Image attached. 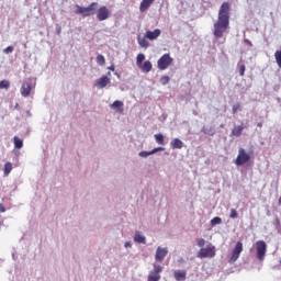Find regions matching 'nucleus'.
<instances>
[{
    "mask_svg": "<svg viewBox=\"0 0 281 281\" xmlns=\"http://www.w3.org/2000/svg\"><path fill=\"white\" fill-rule=\"evenodd\" d=\"M257 126H258L259 128H262V122L257 123Z\"/></svg>",
    "mask_w": 281,
    "mask_h": 281,
    "instance_id": "nucleus-41",
    "label": "nucleus"
},
{
    "mask_svg": "<svg viewBox=\"0 0 281 281\" xmlns=\"http://www.w3.org/2000/svg\"><path fill=\"white\" fill-rule=\"evenodd\" d=\"M160 82H161V85H168V82H170V77H168V76L161 77Z\"/></svg>",
    "mask_w": 281,
    "mask_h": 281,
    "instance_id": "nucleus-29",
    "label": "nucleus"
},
{
    "mask_svg": "<svg viewBox=\"0 0 281 281\" xmlns=\"http://www.w3.org/2000/svg\"><path fill=\"white\" fill-rule=\"evenodd\" d=\"M0 89H10V81L8 80L0 81Z\"/></svg>",
    "mask_w": 281,
    "mask_h": 281,
    "instance_id": "nucleus-27",
    "label": "nucleus"
},
{
    "mask_svg": "<svg viewBox=\"0 0 281 281\" xmlns=\"http://www.w3.org/2000/svg\"><path fill=\"white\" fill-rule=\"evenodd\" d=\"M161 271H164V267H161L160 265L154 263V269L149 272L147 277V281H160Z\"/></svg>",
    "mask_w": 281,
    "mask_h": 281,
    "instance_id": "nucleus-6",
    "label": "nucleus"
},
{
    "mask_svg": "<svg viewBox=\"0 0 281 281\" xmlns=\"http://www.w3.org/2000/svg\"><path fill=\"white\" fill-rule=\"evenodd\" d=\"M97 63H98V65H100L102 67V66L106 65V59L102 55H98Z\"/></svg>",
    "mask_w": 281,
    "mask_h": 281,
    "instance_id": "nucleus-26",
    "label": "nucleus"
},
{
    "mask_svg": "<svg viewBox=\"0 0 281 281\" xmlns=\"http://www.w3.org/2000/svg\"><path fill=\"white\" fill-rule=\"evenodd\" d=\"M14 148L20 150V148H23V139L19 138V136H14L13 138Z\"/></svg>",
    "mask_w": 281,
    "mask_h": 281,
    "instance_id": "nucleus-21",
    "label": "nucleus"
},
{
    "mask_svg": "<svg viewBox=\"0 0 281 281\" xmlns=\"http://www.w3.org/2000/svg\"><path fill=\"white\" fill-rule=\"evenodd\" d=\"M256 249L258 260H265V256H267V243L265 240L256 241Z\"/></svg>",
    "mask_w": 281,
    "mask_h": 281,
    "instance_id": "nucleus-8",
    "label": "nucleus"
},
{
    "mask_svg": "<svg viewBox=\"0 0 281 281\" xmlns=\"http://www.w3.org/2000/svg\"><path fill=\"white\" fill-rule=\"evenodd\" d=\"M98 10V2H92L88 7H80V4H76L75 14H81L83 19L86 16H93Z\"/></svg>",
    "mask_w": 281,
    "mask_h": 281,
    "instance_id": "nucleus-3",
    "label": "nucleus"
},
{
    "mask_svg": "<svg viewBox=\"0 0 281 281\" xmlns=\"http://www.w3.org/2000/svg\"><path fill=\"white\" fill-rule=\"evenodd\" d=\"M251 161V155L245 150V148L240 147L238 150L237 158L235 159L236 166H245V164H249Z\"/></svg>",
    "mask_w": 281,
    "mask_h": 281,
    "instance_id": "nucleus-4",
    "label": "nucleus"
},
{
    "mask_svg": "<svg viewBox=\"0 0 281 281\" xmlns=\"http://www.w3.org/2000/svg\"><path fill=\"white\" fill-rule=\"evenodd\" d=\"M216 256V247L212 244L207 245L205 248H201L198 252L199 258H214Z\"/></svg>",
    "mask_w": 281,
    "mask_h": 281,
    "instance_id": "nucleus-5",
    "label": "nucleus"
},
{
    "mask_svg": "<svg viewBox=\"0 0 281 281\" xmlns=\"http://www.w3.org/2000/svg\"><path fill=\"white\" fill-rule=\"evenodd\" d=\"M245 65H241L240 67H239V76H245Z\"/></svg>",
    "mask_w": 281,
    "mask_h": 281,
    "instance_id": "nucleus-36",
    "label": "nucleus"
},
{
    "mask_svg": "<svg viewBox=\"0 0 281 281\" xmlns=\"http://www.w3.org/2000/svg\"><path fill=\"white\" fill-rule=\"evenodd\" d=\"M12 162H7L3 167V173L5 175V177H8V175H10L12 172Z\"/></svg>",
    "mask_w": 281,
    "mask_h": 281,
    "instance_id": "nucleus-23",
    "label": "nucleus"
},
{
    "mask_svg": "<svg viewBox=\"0 0 281 281\" xmlns=\"http://www.w3.org/2000/svg\"><path fill=\"white\" fill-rule=\"evenodd\" d=\"M161 36V30L155 29L154 31H146L144 37L142 35L137 36V43L139 47H144V49H148L150 47V43L148 41H157ZM148 38V41L146 40Z\"/></svg>",
    "mask_w": 281,
    "mask_h": 281,
    "instance_id": "nucleus-2",
    "label": "nucleus"
},
{
    "mask_svg": "<svg viewBox=\"0 0 281 281\" xmlns=\"http://www.w3.org/2000/svg\"><path fill=\"white\" fill-rule=\"evenodd\" d=\"M111 83V72H108V76H102L97 80L94 83V87H98V89H104L108 85Z\"/></svg>",
    "mask_w": 281,
    "mask_h": 281,
    "instance_id": "nucleus-12",
    "label": "nucleus"
},
{
    "mask_svg": "<svg viewBox=\"0 0 281 281\" xmlns=\"http://www.w3.org/2000/svg\"><path fill=\"white\" fill-rule=\"evenodd\" d=\"M231 217L232 218H238V212L235 209L231 210Z\"/></svg>",
    "mask_w": 281,
    "mask_h": 281,
    "instance_id": "nucleus-33",
    "label": "nucleus"
},
{
    "mask_svg": "<svg viewBox=\"0 0 281 281\" xmlns=\"http://www.w3.org/2000/svg\"><path fill=\"white\" fill-rule=\"evenodd\" d=\"M138 67L144 74H149V71L153 70V64L149 60L144 61V64H140Z\"/></svg>",
    "mask_w": 281,
    "mask_h": 281,
    "instance_id": "nucleus-16",
    "label": "nucleus"
},
{
    "mask_svg": "<svg viewBox=\"0 0 281 281\" xmlns=\"http://www.w3.org/2000/svg\"><path fill=\"white\" fill-rule=\"evenodd\" d=\"M215 38H223L224 32L229 30V2H223L220 7L217 21L213 25Z\"/></svg>",
    "mask_w": 281,
    "mask_h": 281,
    "instance_id": "nucleus-1",
    "label": "nucleus"
},
{
    "mask_svg": "<svg viewBox=\"0 0 281 281\" xmlns=\"http://www.w3.org/2000/svg\"><path fill=\"white\" fill-rule=\"evenodd\" d=\"M153 3H155V0H143L139 5L140 12H146V10H148Z\"/></svg>",
    "mask_w": 281,
    "mask_h": 281,
    "instance_id": "nucleus-15",
    "label": "nucleus"
},
{
    "mask_svg": "<svg viewBox=\"0 0 281 281\" xmlns=\"http://www.w3.org/2000/svg\"><path fill=\"white\" fill-rule=\"evenodd\" d=\"M222 220L221 217H214L211 220V225H221Z\"/></svg>",
    "mask_w": 281,
    "mask_h": 281,
    "instance_id": "nucleus-28",
    "label": "nucleus"
},
{
    "mask_svg": "<svg viewBox=\"0 0 281 281\" xmlns=\"http://www.w3.org/2000/svg\"><path fill=\"white\" fill-rule=\"evenodd\" d=\"M198 247H205V239L203 238L198 239Z\"/></svg>",
    "mask_w": 281,
    "mask_h": 281,
    "instance_id": "nucleus-34",
    "label": "nucleus"
},
{
    "mask_svg": "<svg viewBox=\"0 0 281 281\" xmlns=\"http://www.w3.org/2000/svg\"><path fill=\"white\" fill-rule=\"evenodd\" d=\"M164 150H166V148H164V147H156V148H154V149L150 151V154H151V155H155V153H161V151H164Z\"/></svg>",
    "mask_w": 281,
    "mask_h": 281,
    "instance_id": "nucleus-30",
    "label": "nucleus"
},
{
    "mask_svg": "<svg viewBox=\"0 0 281 281\" xmlns=\"http://www.w3.org/2000/svg\"><path fill=\"white\" fill-rule=\"evenodd\" d=\"M246 43L249 45V47H254V43H251V41L246 40Z\"/></svg>",
    "mask_w": 281,
    "mask_h": 281,
    "instance_id": "nucleus-38",
    "label": "nucleus"
},
{
    "mask_svg": "<svg viewBox=\"0 0 281 281\" xmlns=\"http://www.w3.org/2000/svg\"><path fill=\"white\" fill-rule=\"evenodd\" d=\"M111 16V11L106 7H100L97 10V19L98 21H106Z\"/></svg>",
    "mask_w": 281,
    "mask_h": 281,
    "instance_id": "nucleus-10",
    "label": "nucleus"
},
{
    "mask_svg": "<svg viewBox=\"0 0 281 281\" xmlns=\"http://www.w3.org/2000/svg\"><path fill=\"white\" fill-rule=\"evenodd\" d=\"M14 52V47L8 46L7 48L3 49L4 54H12Z\"/></svg>",
    "mask_w": 281,
    "mask_h": 281,
    "instance_id": "nucleus-32",
    "label": "nucleus"
},
{
    "mask_svg": "<svg viewBox=\"0 0 281 281\" xmlns=\"http://www.w3.org/2000/svg\"><path fill=\"white\" fill-rule=\"evenodd\" d=\"M5 212V206H3V204H0V213Z\"/></svg>",
    "mask_w": 281,
    "mask_h": 281,
    "instance_id": "nucleus-37",
    "label": "nucleus"
},
{
    "mask_svg": "<svg viewBox=\"0 0 281 281\" xmlns=\"http://www.w3.org/2000/svg\"><path fill=\"white\" fill-rule=\"evenodd\" d=\"M171 148H173V149L183 148V142L179 138H175L173 140H171Z\"/></svg>",
    "mask_w": 281,
    "mask_h": 281,
    "instance_id": "nucleus-20",
    "label": "nucleus"
},
{
    "mask_svg": "<svg viewBox=\"0 0 281 281\" xmlns=\"http://www.w3.org/2000/svg\"><path fill=\"white\" fill-rule=\"evenodd\" d=\"M243 131H245V127H243V125H237L232 130V135H234V137H240Z\"/></svg>",
    "mask_w": 281,
    "mask_h": 281,
    "instance_id": "nucleus-18",
    "label": "nucleus"
},
{
    "mask_svg": "<svg viewBox=\"0 0 281 281\" xmlns=\"http://www.w3.org/2000/svg\"><path fill=\"white\" fill-rule=\"evenodd\" d=\"M110 109L115 111V113H119V115H124V102L116 100L111 105Z\"/></svg>",
    "mask_w": 281,
    "mask_h": 281,
    "instance_id": "nucleus-13",
    "label": "nucleus"
},
{
    "mask_svg": "<svg viewBox=\"0 0 281 281\" xmlns=\"http://www.w3.org/2000/svg\"><path fill=\"white\" fill-rule=\"evenodd\" d=\"M30 93H32V79L25 80L21 87V95L23 98H30Z\"/></svg>",
    "mask_w": 281,
    "mask_h": 281,
    "instance_id": "nucleus-11",
    "label": "nucleus"
},
{
    "mask_svg": "<svg viewBox=\"0 0 281 281\" xmlns=\"http://www.w3.org/2000/svg\"><path fill=\"white\" fill-rule=\"evenodd\" d=\"M240 254H243V243L237 241L228 262L231 265H234V262H236V260H238V258H240Z\"/></svg>",
    "mask_w": 281,
    "mask_h": 281,
    "instance_id": "nucleus-9",
    "label": "nucleus"
},
{
    "mask_svg": "<svg viewBox=\"0 0 281 281\" xmlns=\"http://www.w3.org/2000/svg\"><path fill=\"white\" fill-rule=\"evenodd\" d=\"M150 155H153V154H150V151H140L139 153V157H150Z\"/></svg>",
    "mask_w": 281,
    "mask_h": 281,
    "instance_id": "nucleus-35",
    "label": "nucleus"
},
{
    "mask_svg": "<svg viewBox=\"0 0 281 281\" xmlns=\"http://www.w3.org/2000/svg\"><path fill=\"white\" fill-rule=\"evenodd\" d=\"M134 240L135 243H139L140 245H146V237L139 232H136Z\"/></svg>",
    "mask_w": 281,
    "mask_h": 281,
    "instance_id": "nucleus-19",
    "label": "nucleus"
},
{
    "mask_svg": "<svg viewBox=\"0 0 281 281\" xmlns=\"http://www.w3.org/2000/svg\"><path fill=\"white\" fill-rule=\"evenodd\" d=\"M172 57H170V54H165L158 59V69L160 71H165V69H168L169 66L172 65Z\"/></svg>",
    "mask_w": 281,
    "mask_h": 281,
    "instance_id": "nucleus-7",
    "label": "nucleus"
},
{
    "mask_svg": "<svg viewBox=\"0 0 281 281\" xmlns=\"http://www.w3.org/2000/svg\"><path fill=\"white\" fill-rule=\"evenodd\" d=\"M186 276H188V272H186V270H177V271L173 273V278H175V280H177V281H183V280H186Z\"/></svg>",
    "mask_w": 281,
    "mask_h": 281,
    "instance_id": "nucleus-17",
    "label": "nucleus"
},
{
    "mask_svg": "<svg viewBox=\"0 0 281 281\" xmlns=\"http://www.w3.org/2000/svg\"><path fill=\"white\" fill-rule=\"evenodd\" d=\"M144 60H146V56L144 54H138L136 57L137 67H142Z\"/></svg>",
    "mask_w": 281,
    "mask_h": 281,
    "instance_id": "nucleus-24",
    "label": "nucleus"
},
{
    "mask_svg": "<svg viewBox=\"0 0 281 281\" xmlns=\"http://www.w3.org/2000/svg\"><path fill=\"white\" fill-rule=\"evenodd\" d=\"M240 111V103H236L233 105V113L236 114Z\"/></svg>",
    "mask_w": 281,
    "mask_h": 281,
    "instance_id": "nucleus-31",
    "label": "nucleus"
},
{
    "mask_svg": "<svg viewBox=\"0 0 281 281\" xmlns=\"http://www.w3.org/2000/svg\"><path fill=\"white\" fill-rule=\"evenodd\" d=\"M108 69H110V71H115V66H110V67H108Z\"/></svg>",
    "mask_w": 281,
    "mask_h": 281,
    "instance_id": "nucleus-39",
    "label": "nucleus"
},
{
    "mask_svg": "<svg viewBox=\"0 0 281 281\" xmlns=\"http://www.w3.org/2000/svg\"><path fill=\"white\" fill-rule=\"evenodd\" d=\"M125 247H126V248L132 247L131 241H126V243H125Z\"/></svg>",
    "mask_w": 281,
    "mask_h": 281,
    "instance_id": "nucleus-40",
    "label": "nucleus"
},
{
    "mask_svg": "<svg viewBox=\"0 0 281 281\" xmlns=\"http://www.w3.org/2000/svg\"><path fill=\"white\" fill-rule=\"evenodd\" d=\"M274 58L279 69H281V50H276Z\"/></svg>",
    "mask_w": 281,
    "mask_h": 281,
    "instance_id": "nucleus-25",
    "label": "nucleus"
},
{
    "mask_svg": "<svg viewBox=\"0 0 281 281\" xmlns=\"http://www.w3.org/2000/svg\"><path fill=\"white\" fill-rule=\"evenodd\" d=\"M166 256H168V248L158 247L156 250V260L161 262Z\"/></svg>",
    "mask_w": 281,
    "mask_h": 281,
    "instance_id": "nucleus-14",
    "label": "nucleus"
},
{
    "mask_svg": "<svg viewBox=\"0 0 281 281\" xmlns=\"http://www.w3.org/2000/svg\"><path fill=\"white\" fill-rule=\"evenodd\" d=\"M154 137L159 146H164L166 144V142L164 140V134H155Z\"/></svg>",
    "mask_w": 281,
    "mask_h": 281,
    "instance_id": "nucleus-22",
    "label": "nucleus"
}]
</instances>
